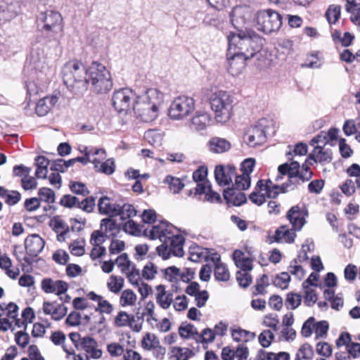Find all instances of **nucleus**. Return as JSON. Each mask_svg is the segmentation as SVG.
Here are the masks:
<instances>
[{
  "instance_id": "56",
  "label": "nucleus",
  "mask_w": 360,
  "mask_h": 360,
  "mask_svg": "<svg viewBox=\"0 0 360 360\" xmlns=\"http://www.w3.org/2000/svg\"><path fill=\"white\" fill-rule=\"evenodd\" d=\"M278 316L272 314L265 316L263 321L264 326L272 328L274 331L278 330Z\"/></svg>"
},
{
  "instance_id": "3",
  "label": "nucleus",
  "mask_w": 360,
  "mask_h": 360,
  "mask_svg": "<svg viewBox=\"0 0 360 360\" xmlns=\"http://www.w3.org/2000/svg\"><path fill=\"white\" fill-rule=\"evenodd\" d=\"M63 17L61 14L53 10L40 12L37 16V30L39 40L45 44L55 42L60 44L61 32L63 30Z\"/></svg>"
},
{
  "instance_id": "30",
  "label": "nucleus",
  "mask_w": 360,
  "mask_h": 360,
  "mask_svg": "<svg viewBox=\"0 0 360 360\" xmlns=\"http://www.w3.org/2000/svg\"><path fill=\"white\" fill-rule=\"evenodd\" d=\"M105 228V235L108 232L110 233V235L115 237L117 233L120 231V226L116 221L110 218L103 219L101 221V229Z\"/></svg>"
},
{
  "instance_id": "48",
  "label": "nucleus",
  "mask_w": 360,
  "mask_h": 360,
  "mask_svg": "<svg viewBox=\"0 0 360 360\" xmlns=\"http://www.w3.org/2000/svg\"><path fill=\"white\" fill-rule=\"evenodd\" d=\"M95 200V198L93 196L86 197L82 201H79L77 207L81 209L84 212L91 213L93 212L96 205Z\"/></svg>"
},
{
  "instance_id": "26",
  "label": "nucleus",
  "mask_w": 360,
  "mask_h": 360,
  "mask_svg": "<svg viewBox=\"0 0 360 360\" xmlns=\"http://www.w3.org/2000/svg\"><path fill=\"white\" fill-rule=\"evenodd\" d=\"M157 290L158 291L156 295V301L158 304L162 309H167L171 305L173 300V295L170 292H167L165 290V287L163 285H159L156 287Z\"/></svg>"
},
{
  "instance_id": "55",
  "label": "nucleus",
  "mask_w": 360,
  "mask_h": 360,
  "mask_svg": "<svg viewBox=\"0 0 360 360\" xmlns=\"http://www.w3.org/2000/svg\"><path fill=\"white\" fill-rule=\"evenodd\" d=\"M79 201V200L77 197L66 194L61 198L60 204L63 207L72 208L73 207H77Z\"/></svg>"
},
{
  "instance_id": "57",
  "label": "nucleus",
  "mask_w": 360,
  "mask_h": 360,
  "mask_svg": "<svg viewBox=\"0 0 360 360\" xmlns=\"http://www.w3.org/2000/svg\"><path fill=\"white\" fill-rule=\"evenodd\" d=\"M15 341L19 347L25 348L29 344L30 336L25 331H18L15 334Z\"/></svg>"
},
{
  "instance_id": "21",
  "label": "nucleus",
  "mask_w": 360,
  "mask_h": 360,
  "mask_svg": "<svg viewBox=\"0 0 360 360\" xmlns=\"http://www.w3.org/2000/svg\"><path fill=\"white\" fill-rule=\"evenodd\" d=\"M332 150L330 149H326L319 146H316L311 153L309 155V158L314 160L316 162H319L322 165L329 163L333 160Z\"/></svg>"
},
{
  "instance_id": "40",
  "label": "nucleus",
  "mask_w": 360,
  "mask_h": 360,
  "mask_svg": "<svg viewBox=\"0 0 360 360\" xmlns=\"http://www.w3.org/2000/svg\"><path fill=\"white\" fill-rule=\"evenodd\" d=\"M136 301V295L133 290L127 289L122 291L120 303L122 307L133 306Z\"/></svg>"
},
{
  "instance_id": "8",
  "label": "nucleus",
  "mask_w": 360,
  "mask_h": 360,
  "mask_svg": "<svg viewBox=\"0 0 360 360\" xmlns=\"http://www.w3.org/2000/svg\"><path fill=\"white\" fill-rule=\"evenodd\" d=\"M256 27L266 34L278 32L282 25V16L272 9L259 10L255 15Z\"/></svg>"
},
{
  "instance_id": "64",
  "label": "nucleus",
  "mask_w": 360,
  "mask_h": 360,
  "mask_svg": "<svg viewBox=\"0 0 360 360\" xmlns=\"http://www.w3.org/2000/svg\"><path fill=\"white\" fill-rule=\"evenodd\" d=\"M51 110L44 98L39 99L37 103L35 112L38 116L42 117L46 115Z\"/></svg>"
},
{
  "instance_id": "9",
  "label": "nucleus",
  "mask_w": 360,
  "mask_h": 360,
  "mask_svg": "<svg viewBox=\"0 0 360 360\" xmlns=\"http://www.w3.org/2000/svg\"><path fill=\"white\" fill-rule=\"evenodd\" d=\"M136 98L137 96L132 89L122 88L114 91L112 98V105L117 112L127 114L133 110Z\"/></svg>"
},
{
  "instance_id": "18",
  "label": "nucleus",
  "mask_w": 360,
  "mask_h": 360,
  "mask_svg": "<svg viewBox=\"0 0 360 360\" xmlns=\"http://www.w3.org/2000/svg\"><path fill=\"white\" fill-rule=\"evenodd\" d=\"M42 68L43 62L31 54L30 58L25 63L23 71L30 78L34 79L39 77V74L41 72Z\"/></svg>"
},
{
  "instance_id": "61",
  "label": "nucleus",
  "mask_w": 360,
  "mask_h": 360,
  "mask_svg": "<svg viewBox=\"0 0 360 360\" xmlns=\"http://www.w3.org/2000/svg\"><path fill=\"white\" fill-rule=\"evenodd\" d=\"M307 153V146L303 143H298L295 145L292 151L286 153V156L288 160H291L293 154L299 155H304Z\"/></svg>"
},
{
  "instance_id": "25",
  "label": "nucleus",
  "mask_w": 360,
  "mask_h": 360,
  "mask_svg": "<svg viewBox=\"0 0 360 360\" xmlns=\"http://www.w3.org/2000/svg\"><path fill=\"white\" fill-rule=\"evenodd\" d=\"M210 150L216 153H221L229 150L231 143L225 139L219 137L212 138L208 143Z\"/></svg>"
},
{
  "instance_id": "54",
  "label": "nucleus",
  "mask_w": 360,
  "mask_h": 360,
  "mask_svg": "<svg viewBox=\"0 0 360 360\" xmlns=\"http://www.w3.org/2000/svg\"><path fill=\"white\" fill-rule=\"evenodd\" d=\"M329 328L328 323L326 321H320L314 323V329L316 334V338H322L327 334Z\"/></svg>"
},
{
  "instance_id": "29",
  "label": "nucleus",
  "mask_w": 360,
  "mask_h": 360,
  "mask_svg": "<svg viewBox=\"0 0 360 360\" xmlns=\"http://www.w3.org/2000/svg\"><path fill=\"white\" fill-rule=\"evenodd\" d=\"M181 271H165L166 278L171 282L181 281L184 283H188L193 278L194 271H186L180 274Z\"/></svg>"
},
{
  "instance_id": "41",
  "label": "nucleus",
  "mask_w": 360,
  "mask_h": 360,
  "mask_svg": "<svg viewBox=\"0 0 360 360\" xmlns=\"http://www.w3.org/2000/svg\"><path fill=\"white\" fill-rule=\"evenodd\" d=\"M302 302L301 295L295 292H288L286 295L285 299V307L287 309H295L297 308Z\"/></svg>"
},
{
  "instance_id": "37",
  "label": "nucleus",
  "mask_w": 360,
  "mask_h": 360,
  "mask_svg": "<svg viewBox=\"0 0 360 360\" xmlns=\"http://www.w3.org/2000/svg\"><path fill=\"white\" fill-rule=\"evenodd\" d=\"M164 183L169 185V188L173 193H179L184 187V184L181 182L179 178L167 175L164 179Z\"/></svg>"
},
{
  "instance_id": "34",
  "label": "nucleus",
  "mask_w": 360,
  "mask_h": 360,
  "mask_svg": "<svg viewBox=\"0 0 360 360\" xmlns=\"http://www.w3.org/2000/svg\"><path fill=\"white\" fill-rule=\"evenodd\" d=\"M144 226L136 224L134 221L129 219L123 226V231L134 236L143 235Z\"/></svg>"
},
{
  "instance_id": "45",
  "label": "nucleus",
  "mask_w": 360,
  "mask_h": 360,
  "mask_svg": "<svg viewBox=\"0 0 360 360\" xmlns=\"http://www.w3.org/2000/svg\"><path fill=\"white\" fill-rule=\"evenodd\" d=\"M84 246V239L75 240L70 244L69 249L72 255L75 256H82L85 252Z\"/></svg>"
},
{
  "instance_id": "38",
  "label": "nucleus",
  "mask_w": 360,
  "mask_h": 360,
  "mask_svg": "<svg viewBox=\"0 0 360 360\" xmlns=\"http://www.w3.org/2000/svg\"><path fill=\"white\" fill-rule=\"evenodd\" d=\"M304 290L303 302L307 307H312L317 301L318 296L315 288L312 287L302 288Z\"/></svg>"
},
{
  "instance_id": "24",
  "label": "nucleus",
  "mask_w": 360,
  "mask_h": 360,
  "mask_svg": "<svg viewBox=\"0 0 360 360\" xmlns=\"http://www.w3.org/2000/svg\"><path fill=\"white\" fill-rule=\"evenodd\" d=\"M169 355L170 360H188L195 355V352L186 347H173Z\"/></svg>"
},
{
  "instance_id": "60",
  "label": "nucleus",
  "mask_w": 360,
  "mask_h": 360,
  "mask_svg": "<svg viewBox=\"0 0 360 360\" xmlns=\"http://www.w3.org/2000/svg\"><path fill=\"white\" fill-rule=\"evenodd\" d=\"M5 202L10 206L16 205L21 200V194L17 191H8L5 197Z\"/></svg>"
},
{
  "instance_id": "27",
  "label": "nucleus",
  "mask_w": 360,
  "mask_h": 360,
  "mask_svg": "<svg viewBox=\"0 0 360 360\" xmlns=\"http://www.w3.org/2000/svg\"><path fill=\"white\" fill-rule=\"evenodd\" d=\"M92 163L94 165V168L96 172L103 173L106 175L112 174L115 170V164L113 158H109L101 163L97 158H94L92 160Z\"/></svg>"
},
{
  "instance_id": "11",
  "label": "nucleus",
  "mask_w": 360,
  "mask_h": 360,
  "mask_svg": "<svg viewBox=\"0 0 360 360\" xmlns=\"http://www.w3.org/2000/svg\"><path fill=\"white\" fill-rule=\"evenodd\" d=\"M266 119H261L257 124L252 126L245 134V139L250 147L264 143L266 140Z\"/></svg>"
},
{
  "instance_id": "59",
  "label": "nucleus",
  "mask_w": 360,
  "mask_h": 360,
  "mask_svg": "<svg viewBox=\"0 0 360 360\" xmlns=\"http://www.w3.org/2000/svg\"><path fill=\"white\" fill-rule=\"evenodd\" d=\"M315 319L309 317L304 323L302 327L301 333L305 338H309L313 333Z\"/></svg>"
},
{
  "instance_id": "42",
  "label": "nucleus",
  "mask_w": 360,
  "mask_h": 360,
  "mask_svg": "<svg viewBox=\"0 0 360 360\" xmlns=\"http://www.w3.org/2000/svg\"><path fill=\"white\" fill-rule=\"evenodd\" d=\"M235 177V184L232 187H235L238 188V190H247L250 188L251 184V179L250 176L248 177L245 174H237L236 173Z\"/></svg>"
},
{
  "instance_id": "35",
  "label": "nucleus",
  "mask_w": 360,
  "mask_h": 360,
  "mask_svg": "<svg viewBox=\"0 0 360 360\" xmlns=\"http://www.w3.org/2000/svg\"><path fill=\"white\" fill-rule=\"evenodd\" d=\"M107 286L110 292L117 294L120 292L124 286V278L121 276L112 275L109 278Z\"/></svg>"
},
{
  "instance_id": "39",
  "label": "nucleus",
  "mask_w": 360,
  "mask_h": 360,
  "mask_svg": "<svg viewBox=\"0 0 360 360\" xmlns=\"http://www.w3.org/2000/svg\"><path fill=\"white\" fill-rule=\"evenodd\" d=\"M145 316L146 313L141 312V308L138 309L135 315L131 316V329L133 331L139 333L141 330Z\"/></svg>"
},
{
  "instance_id": "4",
  "label": "nucleus",
  "mask_w": 360,
  "mask_h": 360,
  "mask_svg": "<svg viewBox=\"0 0 360 360\" xmlns=\"http://www.w3.org/2000/svg\"><path fill=\"white\" fill-rule=\"evenodd\" d=\"M63 79L67 87L75 94H81L88 89L89 68L81 61L73 60L65 64L62 69Z\"/></svg>"
},
{
  "instance_id": "10",
  "label": "nucleus",
  "mask_w": 360,
  "mask_h": 360,
  "mask_svg": "<svg viewBox=\"0 0 360 360\" xmlns=\"http://www.w3.org/2000/svg\"><path fill=\"white\" fill-rule=\"evenodd\" d=\"M195 109V101L192 97L180 96L171 103L169 116L172 120H182L188 116Z\"/></svg>"
},
{
  "instance_id": "5",
  "label": "nucleus",
  "mask_w": 360,
  "mask_h": 360,
  "mask_svg": "<svg viewBox=\"0 0 360 360\" xmlns=\"http://www.w3.org/2000/svg\"><path fill=\"white\" fill-rule=\"evenodd\" d=\"M211 109L217 122H228L233 115V97L226 91H217L210 96Z\"/></svg>"
},
{
  "instance_id": "47",
  "label": "nucleus",
  "mask_w": 360,
  "mask_h": 360,
  "mask_svg": "<svg viewBox=\"0 0 360 360\" xmlns=\"http://www.w3.org/2000/svg\"><path fill=\"white\" fill-rule=\"evenodd\" d=\"M115 263L117 267L121 268V270H137L134 265L131 266V262L127 253H123L117 257Z\"/></svg>"
},
{
  "instance_id": "14",
  "label": "nucleus",
  "mask_w": 360,
  "mask_h": 360,
  "mask_svg": "<svg viewBox=\"0 0 360 360\" xmlns=\"http://www.w3.org/2000/svg\"><path fill=\"white\" fill-rule=\"evenodd\" d=\"M45 241L37 234L27 236L25 240L27 253L32 257H36L44 249Z\"/></svg>"
},
{
  "instance_id": "19",
  "label": "nucleus",
  "mask_w": 360,
  "mask_h": 360,
  "mask_svg": "<svg viewBox=\"0 0 360 360\" xmlns=\"http://www.w3.org/2000/svg\"><path fill=\"white\" fill-rule=\"evenodd\" d=\"M97 342L91 337H84L81 340L79 349H84L90 357L99 359L102 356L101 349H97Z\"/></svg>"
},
{
  "instance_id": "20",
  "label": "nucleus",
  "mask_w": 360,
  "mask_h": 360,
  "mask_svg": "<svg viewBox=\"0 0 360 360\" xmlns=\"http://www.w3.org/2000/svg\"><path fill=\"white\" fill-rule=\"evenodd\" d=\"M211 116L206 112H197L192 118L191 127L195 131L205 129L211 123Z\"/></svg>"
},
{
  "instance_id": "43",
  "label": "nucleus",
  "mask_w": 360,
  "mask_h": 360,
  "mask_svg": "<svg viewBox=\"0 0 360 360\" xmlns=\"http://www.w3.org/2000/svg\"><path fill=\"white\" fill-rule=\"evenodd\" d=\"M341 7L337 5H330L326 12V17L329 24L335 23L340 17Z\"/></svg>"
},
{
  "instance_id": "28",
  "label": "nucleus",
  "mask_w": 360,
  "mask_h": 360,
  "mask_svg": "<svg viewBox=\"0 0 360 360\" xmlns=\"http://www.w3.org/2000/svg\"><path fill=\"white\" fill-rule=\"evenodd\" d=\"M299 211V206L295 205L292 207L287 213V218L290 221L294 230L300 231L305 224V219L303 217L297 218L293 214H297Z\"/></svg>"
},
{
  "instance_id": "12",
  "label": "nucleus",
  "mask_w": 360,
  "mask_h": 360,
  "mask_svg": "<svg viewBox=\"0 0 360 360\" xmlns=\"http://www.w3.org/2000/svg\"><path fill=\"white\" fill-rule=\"evenodd\" d=\"M236 167L232 165L216 166L214 169V178L220 186H227L232 182V179L236 176Z\"/></svg>"
},
{
  "instance_id": "23",
  "label": "nucleus",
  "mask_w": 360,
  "mask_h": 360,
  "mask_svg": "<svg viewBox=\"0 0 360 360\" xmlns=\"http://www.w3.org/2000/svg\"><path fill=\"white\" fill-rule=\"evenodd\" d=\"M159 110V108L152 106L150 108H137L136 111H134V112L137 118L143 122H150L158 117Z\"/></svg>"
},
{
  "instance_id": "32",
  "label": "nucleus",
  "mask_w": 360,
  "mask_h": 360,
  "mask_svg": "<svg viewBox=\"0 0 360 360\" xmlns=\"http://www.w3.org/2000/svg\"><path fill=\"white\" fill-rule=\"evenodd\" d=\"M300 184H302V181L300 174H290L288 181L281 185V193H285L289 191H292Z\"/></svg>"
},
{
  "instance_id": "2",
  "label": "nucleus",
  "mask_w": 360,
  "mask_h": 360,
  "mask_svg": "<svg viewBox=\"0 0 360 360\" xmlns=\"http://www.w3.org/2000/svg\"><path fill=\"white\" fill-rule=\"evenodd\" d=\"M176 228L166 221L153 226L150 230L144 229L143 236L154 240L159 238L163 243L157 248L158 257L162 256V259H167L172 254L176 257H182L184 254L183 245L185 239L183 236L173 231Z\"/></svg>"
},
{
  "instance_id": "16",
  "label": "nucleus",
  "mask_w": 360,
  "mask_h": 360,
  "mask_svg": "<svg viewBox=\"0 0 360 360\" xmlns=\"http://www.w3.org/2000/svg\"><path fill=\"white\" fill-rule=\"evenodd\" d=\"M98 209L101 214L111 217L118 216L120 213V205L111 202L110 199L107 196L101 197L98 200Z\"/></svg>"
},
{
  "instance_id": "1",
  "label": "nucleus",
  "mask_w": 360,
  "mask_h": 360,
  "mask_svg": "<svg viewBox=\"0 0 360 360\" xmlns=\"http://www.w3.org/2000/svg\"><path fill=\"white\" fill-rule=\"evenodd\" d=\"M227 39L228 70L232 75H238L245 68L246 61L257 55L259 46L252 36L243 32L231 33Z\"/></svg>"
},
{
  "instance_id": "51",
  "label": "nucleus",
  "mask_w": 360,
  "mask_h": 360,
  "mask_svg": "<svg viewBox=\"0 0 360 360\" xmlns=\"http://www.w3.org/2000/svg\"><path fill=\"white\" fill-rule=\"evenodd\" d=\"M38 195L41 200L48 203H53L55 201V193L49 188L42 187L39 188Z\"/></svg>"
},
{
  "instance_id": "15",
  "label": "nucleus",
  "mask_w": 360,
  "mask_h": 360,
  "mask_svg": "<svg viewBox=\"0 0 360 360\" xmlns=\"http://www.w3.org/2000/svg\"><path fill=\"white\" fill-rule=\"evenodd\" d=\"M243 190H238L235 187L228 188L223 193V196L229 205L240 206L247 202V198Z\"/></svg>"
},
{
  "instance_id": "62",
  "label": "nucleus",
  "mask_w": 360,
  "mask_h": 360,
  "mask_svg": "<svg viewBox=\"0 0 360 360\" xmlns=\"http://www.w3.org/2000/svg\"><path fill=\"white\" fill-rule=\"evenodd\" d=\"M107 351L111 356H120L124 352V347L116 342L108 344L107 345Z\"/></svg>"
},
{
  "instance_id": "50",
  "label": "nucleus",
  "mask_w": 360,
  "mask_h": 360,
  "mask_svg": "<svg viewBox=\"0 0 360 360\" xmlns=\"http://www.w3.org/2000/svg\"><path fill=\"white\" fill-rule=\"evenodd\" d=\"M119 212L118 216H120V219L123 221L136 215V210L130 204H124L122 206L120 205Z\"/></svg>"
},
{
  "instance_id": "17",
  "label": "nucleus",
  "mask_w": 360,
  "mask_h": 360,
  "mask_svg": "<svg viewBox=\"0 0 360 360\" xmlns=\"http://www.w3.org/2000/svg\"><path fill=\"white\" fill-rule=\"evenodd\" d=\"M138 96L141 98L142 101L150 103L151 106L159 109L164 101L163 93L155 88L148 89L142 95Z\"/></svg>"
},
{
  "instance_id": "36",
  "label": "nucleus",
  "mask_w": 360,
  "mask_h": 360,
  "mask_svg": "<svg viewBox=\"0 0 360 360\" xmlns=\"http://www.w3.org/2000/svg\"><path fill=\"white\" fill-rule=\"evenodd\" d=\"M232 338L236 342H248L250 339H254L255 334L250 331L238 328L232 330Z\"/></svg>"
},
{
  "instance_id": "31",
  "label": "nucleus",
  "mask_w": 360,
  "mask_h": 360,
  "mask_svg": "<svg viewBox=\"0 0 360 360\" xmlns=\"http://www.w3.org/2000/svg\"><path fill=\"white\" fill-rule=\"evenodd\" d=\"M179 335L183 338H188L193 336V338L198 340L199 333L197 328L191 323H183L179 328Z\"/></svg>"
},
{
  "instance_id": "63",
  "label": "nucleus",
  "mask_w": 360,
  "mask_h": 360,
  "mask_svg": "<svg viewBox=\"0 0 360 360\" xmlns=\"http://www.w3.org/2000/svg\"><path fill=\"white\" fill-rule=\"evenodd\" d=\"M216 333L210 328H205L201 334H199L198 338L202 343H210L214 340Z\"/></svg>"
},
{
  "instance_id": "49",
  "label": "nucleus",
  "mask_w": 360,
  "mask_h": 360,
  "mask_svg": "<svg viewBox=\"0 0 360 360\" xmlns=\"http://www.w3.org/2000/svg\"><path fill=\"white\" fill-rule=\"evenodd\" d=\"M69 186L70 191L77 195L86 196L90 193L86 185L82 182L70 181Z\"/></svg>"
},
{
  "instance_id": "13",
  "label": "nucleus",
  "mask_w": 360,
  "mask_h": 360,
  "mask_svg": "<svg viewBox=\"0 0 360 360\" xmlns=\"http://www.w3.org/2000/svg\"><path fill=\"white\" fill-rule=\"evenodd\" d=\"M19 12L20 6L18 2L12 0H0V21H11Z\"/></svg>"
},
{
  "instance_id": "58",
  "label": "nucleus",
  "mask_w": 360,
  "mask_h": 360,
  "mask_svg": "<svg viewBox=\"0 0 360 360\" xmlns=\"http://www.w3.org/2000/svg\"><path fill=\"white\" fill-rule=\"evenodd\" d=\"M255 165V161L253 158H247L243 160L240 164V171L242 174L250 176L251 172L253 171Z\"/></svg>"
},
{
  "instance_id": "53",
  "label": "nucleus",
  "mask_w": 360,
  "mask_h": 360,
  "mask_svg": "<svg viewBox=\"0 0 360 360\" xmlns=\"http://www.w3.org/2000/svg\"><path fill=\"white\" fill-rule=\"evenodd\" d=\"M274 335L270 330H263L258 337L259 344L264 348L270 346Z\"/></svg>"
},
{
  "instance_id": "22",
  "label": "nucleus",
  "mask_w": 360,
  "mask_h": 360,
  "mask_svg": "<svg viewBox=\"0 0 360 360\" xmlns=\"http://www.w3.org/2000/svg\"><path fill=\"white\" fill-rule=\"evenodd\" d=\"M233 260L236 266L240 270H252V257H247L245 253L240 250H236L233 253Z\"/></svg>"
},
{
  "instance_id": "52",
  "label": "nucleus",
  "mask_w": 360,
  "mask_h": 360,
  "mask_svg": "<svg viewBox=\"0 0 360 360\" xmlns=\"http://www.w3.org/2000/svg\"><path fill=\"white\" fill-rule=\"evenodd\" d=\"M236 280L240 287L248 288L252 283V276L249 271H236Z\"/></svg>"
},
{
  "instance_id": "33",
  "label": "nucleus",
  "mask_w": 360,
  "mask_h": 360,
  "mask_svg": "<svg viewBox=\"0 0 360 360\" xmlns=\"http://www.w3.org/2000/svg\"><path fill=\"white\" fill-rule=\"evenodd\" d=\"M313 356V347L309 343H304L297 350L295 360H311Z\"/></svg>"
},
{
  "instance_id": "6",
  "label": "nucleus",
  "mask_w": 360,
  "mask_h": 360,
  "mask_svg": "<svg viewBox=\"0 0 360 360\" xmlns=\"http://www.w3.org/2000/svg\"><path fill=\"white\" fill-rule=\"evenodd\" d=\"M87 81L88 85L91 84L93 90L97 94H106L112 88L110 71L97 61L92 62L89 67Z\"/></svg>"
},
{
  "instance_id": "46",
  "label": "nucleus",
  "mask_w": 360,
  "mask_h": 360,
  "mask_svg": "<svg viewBox=\"0 0 360 360\" xmlns=\"http://www.w3.org/2000/svg\"><path fill=\"white\" fill-rule=\"evenodd\" d=\"M115 324L117 327L129 326L131 328V316L126 311H119L115 319Z\"/></svg>"
},
{
  "instance_id": "44",
  "label": "nucleus",
  "mask_w": 360,
  "mask_h": 360,
  "mask_svg": "<svg viewBox=\"0 0 360 360\" xmlns=\"http://www.w3.org/2000/svg\"><path fill=\"white\" fill-rule=\"evenodd\" d=\"M290 281V276L288 271H281L273 280L274 285L281 289H286Z\"/></svg>"
},
{
  "instance_id": "7",
  "label": "nucleus",
  "mask_w": 360,
  "mask_h": 360,
  "mask_svg": "<svg viewBox=\"0 0 360 360\" xmlns=\"http://www.w3.org/2000/svg\"><path fill=\"white\" fill-rule=\"evenodd\" d=\"M188 259L193 262H205L200 270H228L225 263L221 262L219 253L212 252L207 248H204L197 245H191L188 250Z\"/></svg>"
}]
</instances>
